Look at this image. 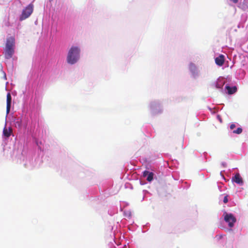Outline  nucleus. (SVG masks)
<instances>
[{
	"mask_svg": "<svg viewBox=\"0 0 248 248\" xmlns=\"http://www.w3.org/2000/svg\"><path fill=\"white\" fill-rule=\"evenodd\" d=\"M15 124L16 127H17L19 128L21 127L22 125V120L20 118H17L15 121Z\"/></svg>",
	"mask_w": 248,
	"mask_h": 248,
	"instance_id": "9b49d317",
	"label": "nucleus"
},
{
	"mask_svg": "<svg viewBox=\"0 0 248 248\" xmlns=\"http://www.w3.org/2000/svg\"><path fill=\"white\" fill-rule=\"evenodd\" d=\"M235 127V124H232L230 125L231 129H233Z\"/></svg>",
	"mask_w": 248,
	"mask_h": 248,
	"instance_id": "4468645a",
	"label": "nucleus"
},
{
	"mask_svg": "<svg viewBox=\"0 0 248 248\" xmlns=\"http://www.w3.org/2000/svg\"><path fill=\"white\" fill-rule=\"evenodd\" d=\"M154 174L152 172H149L147 170H145L143 172V177H147L146 180L148 182H151L153 180V176Z\"/></svg>",
	"mask_w": 248,
	"mask_h": 248,
	"instance_id": "423d86ee",
	"label": "nucleus"
},
{
	"mask_svg": "<svg viewBox=\"0 0 248 248\" xmlns=\"http://www.w3.org/2000/svg\"><path fill=\"white\" fill-rule=\"evenodd\" d=\"M12 102V97L10 93L7 94V106H6V113L8 114L10 110L11 105Z\"/></svg>",
	"mask_w": 248,
	"mask_h": 248,
	"instance_id": "0eeeda50",
	"label": "nucleus"
},
{
	"mask_svg": "<svg viewBox=\"0 0 248 248\" xmlns=\"http://www.w3.org/2000/svg\"><path fill=\"white\" fill-rule=\"evenodd\" d=\"M12 132V129L11 127H9L8 129L4 127L3 130V134L5 137L7 138H8L11 136Z\"/></svg>",
	"mask_w": 248,
	"mask_h": 248,
	"instance_id": "9d476101",
	"label": "nucleus"
},
{
	"mask_svg": "<svg viewBox=\"0 0 248 248\" xmlns=\"http://www.w3.org/2000/svg\"><path fill=\"white\" fill-rule=\"evenodd\" d=\"M232 180L235 183L241 185L243 184L242 178L238 173H236L234 177H232Z\"/></svg>",
	"mask_w": 248,
	"mask_h": 248,
	"instance_id": "6e6552de",
	"label": "nucleus"
},
{
	"mask_svg": "<svg viewBox=\"0 0 248 248\" xmlns=\"http://www.w3.org/2000/svg\"><path fill=\"white\" fill-rule=\"evenodd\" d=\"M80 49L77 46H72L68 51L67 62L68 63L73 64L77 62L79 58Z\"/></svg>",
	"mask_w": 248,
	"mask_h": 248,
	"instance_id": "f03ea898",
	"label": "nucleus"
},
{
	"mask_svg": "<svg viewBox=\"0 0 248 248\" xmlns=\"http://www.w3.org/2000/svg\"><path fill=\"white\" fill-rule=\"evenodd\" d=\"M217 118H218V120H219L220 122L221 123L222 122V120H221L220 117L219 116H217Z\"/></svg>",
	"mask_w": 248,
	"mask_h": 248,
	"instance_id": "dca6fc26",
	"label": "nucleus"
},
{
	"mask_svg": "<svg viewBox=\"0 0 248 248\" xmlns=\"http://www.w3.org/2000/svg\"><path fill=\"white\" fill-rule=\"evenodd\" d=\"M225 89L227 90L229 94H232L237 91V87L236 86L230 87L227 85L225 86Z\"/></svg>",
	"mask_w": 248,
	"mask_h": 248,
	"instance_id": "1a4fd4ad",
	"label": "nucleus"
},
{
	"mask_svg": "<svg viewBox=\"0 0 248 248\" xmlns=\"http://www.w3.org/2000/svg\"><path fill=\"white\" fill-rule=\"evenodd\" d=\"M225 57L222 54L220 55L218 57L215 59L216 63L219 66H221L223 65Z\"/></svg>",
	"mask_w": 248,
	"mask_h": 248,
	"instance_id": "39448f33",
	"label": "nucleus"
},
{
	"mask_svg": "<svg viewBox=\"0 0 248 248\" xmlns=\"http://www.w3.org/2000/svg\"><path fill=\"white\" fill-rule=\"evenodd\" d=\"M224 220L228 223V226L230 228L234 226V224L236 221V219L232 214L224 213Z\"/></svg>",
	"mask_w": 248,
	"mask_h": 248,
	"instance_id": "20e7f679",
	"label": "nucleus"
},
{
	"mask_svg": "<svg viewBox=\"0 0 248 248\" xmlns=\"http://www.w3.org/2000/svg\"><path fill=\"white\" fill-rule=\"evenodd\" d=\"M228 202V196H226L224 197V199H223V202L225 203H226L227 202Z\"/></svg>",
	"mask_w": 248,
	"mask_h": 248,
	"instance_id": "ddd939ff",
	"label": "nucleus"
},
{
	"mask_svg": "<svg viewBox=\"0 0 248 248\" xmlns=\"http://www.w3.org/2000/svg\"><path fill=\"white\" fill-rule=\"evenodd\" d=\"M34 9V5L32 3H30L22 11V13L20 16V21H23L28 18L33 13Z\"/></svg>",
	"mask_w": 248,
	"mask_h": 248,
	"instance_id": "7ed1b4c3",
	"label": "nucleus"
},
{
	"mask_svg": "<svg viewBox=\"0 0 248 248\" xmlns=\"http://www.w3.org/2000/svg\"><path fill=\"white\" fill-rule=\"evenodd\" d=\"M233 3H236L238 2V0H231Z\"/></svg>",
	"mask_w": 248,
	"mask_h": 248,
	"instance_id": "2eb2a0df",
	"label": "nucleus"
},
{
	"mask_svg": "<svg viewBox=\"0 0 248 248\" xmlns=\"http://www.w3.org/2000/svg\"><path fill=\"white\" fill-rule=\"evenodd\" d=\"M15 39L14 37H10L6 39L5 47L3 54L5 59H10L15 53Z\"/></svg>",
	"mask_w": 248,
	"mask_h": 248,
	"instance_id": "f257e3e1",
	"label": "nucleus"
},
{
	"mask_svg": "<svg viewBox=\"0 0 248 248\" xmlns=\"http://www.w3.org/2000/svg\"><path fill=\"white\" fill-rule=\"evenodd\" d=\"M242 132V129L241 127H238L236 130L233 131V133L240 134Z\"/></svg>",
	"mask_w": 248,
	"mask_h": 248,
	"instance_id": "f8f14e48",
	"label": "nucleus"
}]
</instances>
